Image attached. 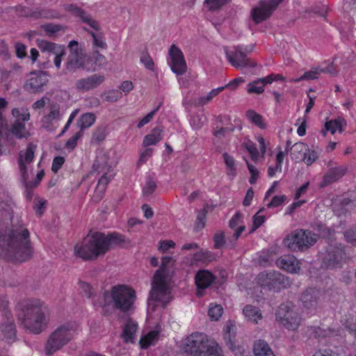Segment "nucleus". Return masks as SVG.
Wrapping results in <instances>:
<instances>
[{
	"mask_svg": "<svg viewBox=\"0 0 356 356\" xmlns=\"http://www.w3.org/2000/svg\"><path fill=\"white\" fill-rule=\"evenodd\" d=\"M174 261L171 257H163L162 264L155 273L152 281V289L147 301V317L153 318L156 308H163L172 299V277L173 274Z\"/></svg>",
	"mask_w": 356,
	"mask_h": 356,
	"instance_id": "1",
	"label": "nucleus"
},
{
	"mask_svg": "<svg viewBox=\"0 0 356 356\" xmlns=\"http://www.w3.org/2000/svg\"><path fill=\"white\" fill-rule=\"evenodd\" d=\"M18 321L30 332L39 334L49 322V309L40 299H30L18 305Z\"/></svg>",
	"mask_w": 356,
	"mask_h": 356,
	"instance_id": "2",
	"label": "nucleus"
},
{
	"mask_svg": "<svg viewBox=\"0 0 356 356\" xmlns=\"http://www.w3.org/2000/svg\"><path fill=\"white\" fill-rule=\"evenodd\" d=\"M0 244L29 245V232L22 222H13V209L10 205L0 204Z\"/></svg>",
	"mask_w": 356,
	"mask_h": 356,
	"instance_id": "3",
	"label": "nucleus"
},
{
	"mask_svg": "<svg viewBox=\"0 0 356 356\" xmlns=\"http://www.w3.org/2000/svg\"><path fill=\"white\" fill-rule=\"evenodd\" d=\"M104 299V303L100 305L103 308L112 306L120 312H129L134 309L136 293L131 286L118 284L105 292Z\"/></svg>",
	"mask_w": 356,
	"mask_h": 356,
	"instance_id": "4",
	"label": "nucleus"
},
{
	"mask_svg": "<svg viewBox=\"0 0 356 356\" xmlns=\"http://www.w3.org/2000/svg\"><path fill=\"white\" fill-rule=\"evenodd\" d=\"M80 331L79 325L74 322L58 326L49 335L45 345V352L51 355L72 341Z\"/></svg>",
	"mask_w": 356,
	"mask_h": 356,
	"instance_id": "5",
	"label": "nucleus"
},
{
	"mask_svg": "<svg viewBox=\"0 0 356 356\" xmlns=\"http://www.w3.org/2000/svg\"><path fill=\"white\" fill-rule=\"evenodd\" d=\"M36 145L33 143H29L25 150L19 152L17 163L20 175L21 181L24 187H36L44 175L43 170L39 172L34 181H28L29 172L28 165L31 164L35 157Z\"/></svg>",
	"mask_w": 356,
	"mask_h": 356,
	"instance_id": "6",
	"label": "nucleus"
},
{
	"mask_svg": "<svg viewBox=\"0 0 356 356\" xmlns=\"http://www.w3.org/2000/svg\"><path fill=\"white\" fill-rule=\"evenodd\" d=\"M312 227L319 232L318 235L309 229H298L285 237L284 245H314L317 242L318 236L325 238L330 235V230L322 224L312 225Z\"/></svg>",
	"mask_w": 356,
	"mask_h": 356,
	"instance_id": "7",
	"label": "nucleus"
},
{
	"mask_svg": "<svg viewBox=\"0 0 356 356\" xmlns=\"http://www.w3.org/2000/svg\"><path fill=\"white\" fill-rule=\"evenodd\" d=\"M92 168V172L102 175L95 190V193H100V197H102L107 184L115 175L108 154L99 152L94 161Z\"/></svg>",
	"mask_w": 356,
	"mask_h": 356,
	"instance_id": "8",
	"label": "nucleus"
},
{
	"mask_svg": "<svg viewBox=\"0 0 356 356\" xmlns=\"http://www.w3.org/2000/svg\"><path fill=\"white\" fill-rule=\"evenodd\" d=\"M70 54L65 63V73L76 72L78 70L86 69V63L89 57L76 40H72L68 44Z\"/></svg>",
	"mask_w": 356,
	"mask_h": 356,
	"instance_id": "9",
	"label": "nucleus"
},
{
	"mask_svg": "<svg viewBox=\"0 0 356 356\" xmlns=\"http://www.w3.org/2000/svg\"><path fill=\"white\" fill-rule=\"evenodd\" d=\"M8 306V300L6 298H0V309L3 312L0 323V339L8 343H12L17 339V329L13 316L7 309Z\"/></svg>",
	"mask_w": 356,
	"mask_h": 356,
	"instance_id": "10",
	"label": "nucleus"
},
{
	"mask_svg": "<svg viewBox=\"0 0 356 356\" xmlns=\"http://www.w3.org/2000/svg\"><path fill=\"white\" fill-rule=\"evenodd\" d=\"M216 343L204 333L194 332L182 340L181 346L185 352L190 353L195 356Z\"/></svg>",
	"mask_w": 356,
	"mask_h": 356,
	"instance_id": "11",
	"label": "nucleus"
},
{
	"mask_svg": "<svg viewBox=\"0 0 356 356\" xmlns=\"http://www.w3.org/2000/svg\"><path fill=\"white\" fill-rule=\"evenodd\" d=\"M276 321L289 330H296L300 324V317L291 302L282 304L275 314Z\"/></svg>",
	"mask_w": 356,
	"mask_h": 356,
	"instance_id": "12",
	"label": "nucleus"
},
{
	"mask_svg": "<svg viewBox=\"0 0 356 356\" xmlns=\"http://www.w3.org/2000/svg\"><path fill=\"white\" fill-rule=\"evenodd\" d=\"M127 243L124 236L118 232L105 234L98 231L90 230L83 239L82 245H117Z\"/></svg>",
	"mask_w": 356,
	"mask_h": 356,
	"instance_id": "13",
	"label": "nucleus"
},
{
	"mask_svg": "<svg viewBox=\"0 0 356 356\" xmlns=\"http://www.w3.org/2000/svg\"><path fill=\"white\" fill-rule=\"evenodd\" d=\"M257 284L264 289L278 291L289 286L290 282L285 276L273 271L260 273L257 278Z\"/></svg>",
	"mask_w": 356,
	"mask_h": 356,
	"instance_id": "14",
	"label": "nucleus"
},
{
	"mask_svg": "<svg viewBox=\"0 0 356 356\" xmlns=\"http://www.w3.org/2000/svg\"><path fill=\"white\" fill-rule=\"evenodd\" d=\"M252 50V48L249 50L245 48L243 50L239 45L234 46L232 50H228L227 47L225 48V55L229 63L236 69L257 67V63L247 56V53L251 52Z\"/></svg>",
	"mask_w": 356,
	"mask_h": 356,
	"instance_id": "15",
	"label": "nucleus"
},
{
	"mask_svg": "<svg viewBox=\"0 0 356 356\" xmlns=\"http://www.w3.org/2000/svg\"><path fill=\"white\" fill-rule=\"evenodd\" d=\"M33 254L31 246H0V258L14 262H23Z\"/></svg>",
	"mask_w": 356,
	"mask_h": 356,
	"instance_id": "16",
	"label": "nucleus"
},
{
	"mask_svg": "<svg viewBox=\"0 0 356 356\" xmlns=\"http://www.w3.org/2000/svg\"><path fill=\"white\" fill-rule=\"evenodd\" d=\"M224 339L229 348L236 356H244L245 353V346L236 341V325L235 322L227 321L223 328Z\"/></svg>",
	"mask_w": 356,
	"mask_h": 356,
	"instance_id": "17",
	"label": "nucleus"
},
{
	"mask_svg": "<svg viewBox=\"0 0 356 356\" xmlns=\"http://www.w3.org/2000/svg\"><path fill=\"white\" fill-rule=\"evenodd\" d=\"M283 0H261L252 10V17L256 24L268 19Z\"/></svg>",
	"mask_w": 356,
	"mask_h": 356,
	"instance_id": "18",
	"label": "nucleus"
},
{
	"mask_svg": "<svg viewBox=\"0 0 356 356\" xmlns=\"http://www.w3.org/2000/svg\"><path fill=\"white\" fill-rule=\"evenodd\" d=\"M48 82L46 72L42 71L32 72L31 77L24 83V88L30 93H40L44 91V87Z\"/></svg>",
	"mask_w": 356,
	"mask_h": 356,
	"instance_id": "19",
	"label": "nucleus"
},
{
	"mask_svg": "<svg viewBox=\"0 0 356 356\" xmlns=\"http://www.w3.org/2000/svg\"><path fill=\"white\" fill-rule=\"evenodd\" d=\"M170 61L169 64L172 71L177 75L184 74L187 69L184 55L176 45L172 44L169 49Z\"/></svg>",
	"mask_w": 356,
	"mask_h": 356,
	"instance_id": "20",
	"label": "nucleus"
},
{
	"mask_svg": "<svg viewBox=\"0 0 356 356\" xmlns=\"http://www.w3.org/2000/svg\"><path fill=\"white\" fill-rule=\"evenodd\" d=\"M333 248L326 254H321L320 257L322 259L323 266L327 268H334L341 267L342 262L345 261L343 251L337 246H331Z\"/></svg>",
	"mask_w": 356,
	"mask_h": 356,
	"instance_id": "21",
	"label": "nucleus"
},
{
	"mask_svg": "<svg viewBox=\"0 0 356 356\" xmlns=\"http://www.w3.org/2000/svg\"><path fill=\"white\" fill-rule=\"evenodd\" d=\"M109 246H74V254L83 260H92L106 254Z\"/></svg>",
	"mask_w": 356,
	"mask_h": 356,
	"instance_id": "22",
	"label": "nucleus"
},
{
	"mask_svg": "<svg viewBox=\"0 0 356 356\" xmlns=\"http://www.w3.org/2000/svg\"><path fill=\"white\" fill-rule=\"evenodd\" d=\"M104 81V75L94 74L78 79L75 83V88L78 91L85 92L97 88Z\"/></svg>",
	"mask_w": 356,
	"mask_h": 356,
	"instance_id": "23",
	"label": "nucleus"
},
{
	"mask_svg": "<svg viewBox=\"0 0 356 356\" xmlns=\"http://www.w3.org/2000/svg\"><path fill=\"white\" fill-rule=\"evenodd\" d=\"M38 45L42 51H48L55 55L54 64L56 68L60 67L63 56L65 54L64 46L58 45L47 40H38Z\"/></svg>",
	"mask_w": 356,
	"mask_h": 356,
	"instance_id": "24",
	"label": "nucleus"
},
{
	"mask_svg": "<svg viewBox=\"0 0 356 356\" xmlns=\"http://www.w3.org/2000/svg\"><path fill=\"white\" fill-rule=\"evenodd\" d=\"M215 280L214 275L207 270H202L197 273L195 282L197 289V296H202L204 290L209 287Z\"/></svg>",
	"mask_w": 356,
	"mask_h": 356,
	"instance_id": "25",
	"label": "nucleus"
},
{
	"mask_svg": "<svg viewBox=\"0 0 356 356\" xmlns=\"http://www.w3.org/2000/svg\"><path fill=\"white\" fill-rule=\"evenodd\" d=\"M161 332L160 325H157L154 329L144 331L139 341L140 348L145 349L155 345L159 339Z\"/></svg>",
	"mask_w": 356,
	"mask_h": 356,
	"instance_id": "26",
	"label": "nucleus"
},
{
	"mask_svg": "<svg viewBox=\"0 0 356 356\" xmlns=\"http://www.w3.org/2000/svg\"><path fill=\"white\" fill-rule=\"evenodd\" d=\"M65 9L74 15L79 17L83 22L88 24L93 29L97 31L99 29V23L90 15L86 13L76 6L73 4L67 5Z\"/></svg>",
	"mask_w": 356,
	"mask_h": 356,
	"instance_id": "27",
	"label": "nucleus"
},
{
	"mask_svg": "<svg viewBox=\"0 0 356 356\" xmlns=\"http://www.w3.org/2000/svg\"><path fill=\"white\" fill-rule=\"evenodd\" d=\"M276 263L280 268L291 273H297L300 270L299 261L292 255L281 257Z\"/></svg>",
	"mask_w": 356,
	"mask_h": 356,
	"instance_id": "28",
	"label": "nucleus"
},
{
	"mask_svg": "<svg viewBox=\"0 0 356 356\" xmlns=\"http://www.w3.org/2000/svg\"><path fill=\"white\" fill-rule=\"evenodd\" d=\"M319 293L320 292L318 290L309 289L302 295L301 301L303 307L308 314L311 313L312 310L316 308Z\"/></svg>",
	"mask_w": 356,
	"mask_h": 356,
	"instance_id": "29",
	"label": "nucleus"
},
{
	"mask_svg": "<svg viewBox=\"0 0 356 356\" xmlns=\"http://www.w3.org/2000/svg\"><path fill=\"white\" fill-rule=\"evenodd\" d=\"M138 329V323L132 319H128L122 327V338L127 343H134Z\"/></svg>",
	"mask_w": 356,
	"mask_h": 356,
	"instance_id": "30",
	"label": "nucleus"
},
{
	"mask_svg": "<svg viewBox=\"0 0 356 356\" xmlns=\"http://www.w3.org/2000/svg\"><path fill=\"white\" fill-rule=\"evenodd\" d=\"M348 170L346 165H341L330 168L324 175V185H328L334 183L345 175Z\"/></svg>",
	"mask_w": 356,
	"mask_h": 356,
	"instance_id": "31",
	"label": "nucleus"
},
{
	"mask_svg": "<svg viewBox=\"0 0 356 356\" xmlns=\"http://www.w3.org/2000/svg\"><path fill=\"white\" fill-rule=\"evenodd\" d=\"M291 159L295 162H300L305 159V156L309 152V148L304 143H296L290 147Z\"/></svg>",
	"mask_w": 356,
	"mask_h": 356,
	"instance_id": "32",
	"label": "nucleus"
},
{
	"mask_svg": "<svg viewBox=\"0 0 356 356\" xmlns=\"http://www.w3.org/2000/svg\"><path fill=\"white\" fill-rule=\"evenodd\" d=\"M252 351L254 356H276L268 343L262 339L254 342Z\"/></svg>",
	"mask_w": 356,
	"mask_h": 356,
	"instance_id": "33",
	"label": "nucleus"
},
{
	"mask_svg": "<svg viewBox=\"0 0 356 356\" xmlns=\"http://www.w3.org/2000/svg\"><path fill=\"white\" fill-rule=\"evenodd\" d=\"M243 314L248 321L254 324H257L263 318L261 310L251 305H247L244 307Z\"/></svg>",
	"mask_w": 356,
	"mask_h": 356,
	"instance_id": "34",
	"label": "nucleus"
},
{
	"mask_svg": "<svg viewBox=\"0 0 356 356\" xmlns=\"http://www.w3.org/2000/svg\"><path fill=\"white\" fill-rule=\"evenodd\" d=\"M242 214L241 212H237L229 220V227L231 229H234L232 237L234 240H237L241 233L245 230L244 225L238 226L241 221Z\"/></svg>",
	"mask_w": 356,
	"mask_h": 356,
	"instance_id": "35",
	"label": "nucleus"
},
{
	"mask_svg": "<svg viewBox=\"0 0 356 356\" xmlns=\"http://www.w3.org/2000/svg\"><path fill=\"white\" fill-rule=\"evenodd\" d=\"M347 125L346 120L341 117H338L334 120H331L325 122L326 130H329L332 134H334L337 130L341 133L343 128Z\"/></svg>",
	"mask_w": 356,
	"mask_h": 356,
	"instance_id": "36",
	"label": "nucleus"
},
{
	"mask_svg": "<svg viewBox=\"0 0 356 356\" xmlns=\"http://www.w3.org/2000/svg\"><path fill=\"white\" fill-rule=\"evenodd\" d=\"M162 131L163 130L159 127L154 128L149 134H147L145 136L143 141V145L144 147H148L150 145H156L162 138Z\"/></svg>",
	"mask_w": 356,
	"mask_h": 356,
	"instance_id": "37",
	"label": "nucleus"
},
{
	"mask_svg": "<svg viewBox=\"0 0 356 356\" xmlns=\"http://www.w3.org/2000/svg\"><path fill=\"white\" fill-rule=\"evenodd\" d=\"M96 116L93 113H86L81 115L77 121V125L79 127V131L90 127L95 122Z\"/></svg>",
	"mask_w": 356,
	"mask_h": 356,
	"instance_id": "38",
	"label": "nucleus"
},
{
	"mask_svg": "<svg viewBox=\"0 0 356 356\" xmlns=\"http://www.w3.org/2000/svg\"><path fill=\"white\" fill-rule=\"evenodd\" d=\"M267 84L265 77L259 78L248 84L247 92L249 94L260 95L264 91V86Z\"/></svg>",
	"mask_w": 356,
	"mask_h": 356,
	"instance_id": "39",
	"label": "nucleus"
},
{
	"mask_svg": "<svg viewBox=\"0 0 356 356\" xmlns=\"http://www.w3.org/2000/svg\"><path fill=\"white\" fill-rule=\"evenodd\" d=\"M11 133L19 139L27 138L30 134L26 130L24 122L15 121L12 125Z\"/></svg>",
	"mask_w": 356,
	"mask_h": 356,
	"instance_id": "40",
	"label": "nucleus"
},
{
	"mask_svg": "<svg viewBox=\"0 0 356 356\" xmlns=\"http://www.w3.org/2000/svg\"><path fill=\"white\" fill-rule=\"evenodd\" d=\"M353 204V201L349 198H343L339 202H335L333 204V211L336 215L340 216L346 214Z\"/></svg>",
	"mask_w": 356,
	"mask_h": 356,
	"instance_id": "41",
	"label": "nucleus"
},
{
	"mask_svg": "<svg viewBox=\"0 0 356 356\" xmlns=\"http://www.w3.org/2000/svg\"><path fill=\"white\" fill-rule=\"evenodd\" d=\"M246 117L252 123H253L260 129H266V124L264 122L263 117L260 114L255 112L254 111L248 110L246 112Z\"/></svg>",
	"mask_w": 356,
	"mask_h": 356,
	"instance_id": "42",
	"label": "nucleus"
},
{
	"mask_svg": "<svg viewBox=\"0 0 356 356\" xmlns=\"http://www.w3.org/2000/svg\"><path fill=\"white\" fill-rule=\"evenodd\" d=\"M11 113L15 118V121L25 122L30 120V113L26 108H15L12 110Z\"/></svg>",
	"mask_w": 356,
	"mask_h": 356,
	"instance_id": "43",
	"label": "nucleus"
},
{
	"mask_svg": "<svg viewBox=\"0 0 356 356\" xmlns=\"http://www.w3.org/2000/svg\"><path fill=\"white\" fill-rule=\"evenodd\" d=\"M222 156L227 170V175L234 177L236 175V163L234 159L227 152H225Z\"/></svg>",
	"mask_w": 356,
	"mask_h": 356,
	"instance_id": "44",
	"label": "nucleus"
},
{
	"mask_svg": "<svg viewBox=\"0 0 356 356\" xmlns=\"http://www.w3.org/2000/svg\"><path fill=\"white\" fill-rule=\"evenodd\" d=\"M106 138V128L104 127H97L93 131L90 143L92 144H99L104 141Z\"/></svg>",
	"mask_w": 356,
	"mask_h": 356,
	"instance_id": "45",
	"label": "nucleus"
},
{
	"mask_svg": "<svg viewBox=\"0 0 356 356\" xmlns=\"http://www.w3.org/2000/svg\"><path fill=\"white\" fill-rule=\"evenodd\" d=\"M205 116L203 113V112L195 113L192 115L190 123L191 126L194 129H200L203 126L204 122H205Z\"/></svg>",
	"mask_w": 356,
	"mask_h": 356,
	"instance_id": "46",
	"label": "nucleus"
},
{
	"mask_svg": "<svg viewBox=\"0 0 356 356\" xmlns=\"http://www.w3.org/2000/svg\"><path fill=\"white\" fill-rule=\"evenodd\" d=\"M223 313V308L220 305L211 304L209 308L208 314L211 320L218 321Z\"/></svg>",
	"mask_w": 356,
	"mask_h": 356,
	"instance_id": "47",
	"label": "nucleus"
},
{
	"mask_svg": "<svg viewBox=\"0 0 356 356\" xmlns=\"http://www.w3.org/2000/svg\"><path fill=\"white\" fill-rule=\"evenodd\" d=\"M102 97L104 99L108 102H115L118 99H121L122 97V92L118 90H109L107 91H105Z\"/></svg>",
	"mask_w": 356,
	"mask_h": 356,
	"instance_id": "48",
	"label": "nucleus"
},
{
	"mask_svg": "<svg viewBox=\"0 0 356 356\" xmlns=\"http://www.w3.org/2000/svg\"><path fill=\"white\" fill-rule=\"evenodd\" d=\"M225 89V87H219L218 88L213 89L207 95L200 97L198 99V104L204 105L209 102L213 97L217 96L220 92Z\"/></svg>",
	"mask_w": 356,
	"mask_h": 356,
	"instance_id": "49",
	"label": "nucleus"
},
{
	"mask_svg": "<svg viewBox=\"0 0 356 356\" xmlns=\"http://www.w3.org/2000/svg\"><path fill=\"white\" fill-rule=\"evenodd\" d=\"M156 188V184L151 177L147 178L145 186L143 188V194L144 196H150L154 193Z\"/></svg>",
	"mask_w": 356,
	"mask_h": 356,
	"instance_id": "50",
	"label": "nucleus"
},
{
	"mask_svg": "<svg viewBox=\"0 0 356 356\" xmlns=\"http://www.w3.org/2000/svg\"><path fill=\"white\" fill-rule=\"evenodd\" d=\"M321 74V71L318 68L312 69L308 72H306L300 77L291 80L293 82H299L302 80H314L318 77Z\"/></svg>",
	"mask_w": 356,
	"mask_h": 356,
	"instance_id": "51",
	"label": "nucleus"
},
{
	"mask_svg": "<svg viewBox=\"0 0 356 356\" xmlns=\"http://www.w3.org/2000/svg\"><path fill=\"white\" fill-rule=\"evenodd\" d=\"M207 213V209L206 208L199 211L194 227L196 232H198L204 227Z\"/></svg>",
	"mask_w": 356,
	"mask_h": 356,
	"instance_id": "52",
	"label": "nucleus"
},
{
	"mask_svg": "<svg viewBox=\"0 0 356 356\" xmlns=\"http://www.w3.org/2000/svg\"><path fill=\"white\" fill-rule=\"evenodd\" d=\"M195 356H222L221 350L217 343L209 346V348Z\"/></svg>",
	"mask_w": 356,
	"mask_h": 356,
	"instance_id": "53",
	"label": "nucleus"
},
{
	"mask_svg": "<svg viewBox=\"0 0 356 356\" xmlns=\"http://www.w3.org/2000/svg\"><path fill=\"white\" fill-rule=\"evenodd\" d=\"M230 1L231 0H205L204 3L209 10L215 11L220 9L222 6Z\"/></svg>",
	"mask_w": 356,
	"mask_h": 356,
	"instance_id": "54",
	"label": "nucleus"
},
{
	"mask_svg": "<svg viewBox=\"0 0 356 356\" xmlns=\"http://www.w3.org/2000/svg\"><path fill=\"white\" fill-rule=\"evenodd\" d=\"M89 33L93 38V44L99 48L105 49L107 47V44L104 40L103 35L101 33H95L93 31H89Z\"/></svg>",
	"mask_w": 356,
	"mask_h": 356,
	"instance_id": "55",
	"label": "nucleus"
},
{
	"mask_svg": "<svg viewBox=\"0 0 356 356\" xmlns=\"http://www.w3.org/2000/svg\"><path fill=\"white\" fill-rule=\"evenodd\" d=\"M162 102H160L156 108H155L153 111L149 112L147 115H145L138 124V128H141L148 122L151 121L155 113L159 111V108L161 106Z\"/></svg>",
	"mask_w": 356,
	"mask_h": 356,
	"instance_id": "56",
	"label": "nucleus"
},
{
	"mask_svg": "<svg viewBox=\"0 0 356 356\" xmlns=\"http://www.w3.org/2000/svg\"><path fill=\"white\" fill-rule=\"evenodd\" d=\"M81 131H78L72 136L65 143V147L68 149H74L77 144V140L82 136Z\"/></svg>",
	"mask_w": 356,
	"mask_h": 356,
	"instance_id": "57",
	"label": "nucleus"
},
{
	"mask_svg": "<svg viewBox=\"0 0 356 356\" xmlns=\"http://www.w3.org/2000/svg\"><path fill=\"white\" fill-rule=\"evenodd\" d=\"M140 62L145 65V67L147 69H148L151 71L154 70V62H153L152 58L149 56V54H143L140 56Z\"/></svg>",
	"mask_w": 356,
	"mask_h": 356,
	"instance_id": "58",
	"label": "nucleus"
},
{
	"mask_svg": "<svg viewBox=\"0 0 356 356\" xmlns=\"http://www.w3.org/2000/svg\"><path fill=\"white\" fill-rule=\"evenodd\" d=\"M244 146L247 151L250 153L252 159L253 160H257L258 158V151L255 144L249 141L248 143H244Z\"/></svg>",
	"mask_w": 356,
	"mask_h": 356,
	"instance_id": "59",
	"label": "nucleus"
},
{
	"mask_svg": "<svg viewBox=\"0 0 356 356\" xmlns=\"http://www.w3.org/2000/svg\"><path fill=\"white\" fill-rule=\"evenodd\" d=\"M79 286L81 291L88 297H90L94 293L93 288L88 282L80 281L79 282Z\"/></svg>",
	"mask_w": 356,
	"mask_h": 356,
	"instance_id": "60",
	"label": "nucleus"
},
{
	"mask_svg": "<svg viewBox=\"0 0 356 356\" xmlns=\"http://www.w3.org/2000/svg\"><path fill=\"white\" fill-rule=\"evenodd\" d=\"M334 335H337V334H335L334 331L332 330H323L321 327L315 328L314 330V336L315 337H325Z\"/></svg>",
	"mask_w": 356,
	"mask_h": 356,
	"instance_id": "61",
	"label": "nucleus"
},
{
	"mask_svg": "<svg viewBox=\"0 0 356 356\" xmlns=\"http://www.w3.org/2000/svg\"><path fill=\"white\" fill-rule=\"evenodd\" d=\"M318 157V153L314 151H310L307 152V154L305 156V159L302 160L303 162L306 163L307 165H311L313 163H314Z\"/></svg>",
	"mask_w": 356,
	"mask_h": 356,
	"instance_id": "62",
	"label": "nucleus"
},
{
	"mask_svg": "<svg viewBox=\"0 0 356 356\" xmlns=\"http://www.w3.org/2000/svg\"><path fill=\"white\" fill-rule=\"evenodd\" d=\"M286 197L285 195H276L273 197L272 200L267 204L268 208L271 207H277L281 205L285 200Z\"/></svg>",
	"mask_w": 356,
	"mask_h": 356,
	"instance_id": "63",
	"label": "nucleus"
},
{
	"mask_svg": "<svg viewBox=\"0 0 356 356\" xmlns=\"http://www.w3.org/2000/svg\"><path fill=\"white\" fill-rule=\"evenodd\" d=\"M344 237L347 243L356 242V229H350L345 232Z\"/></svg>",
	"mask_w": 356,
	"mask_h": 356,
	"instance_id": "64",
	"label": "nucleus"
}]
</instances>
